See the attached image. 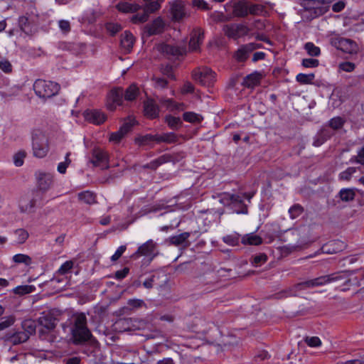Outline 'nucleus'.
I'll return each mask as SVG.
<instances>
[{"label":"nucleus","mask_w":364,"mask_h":364,"mask_svg":"<svg viewBox=\"0 0 364 364\" xmlns=\"http://www.w3.org/2000/svg\"><path fill=\"white\" fill-rule=\"evenodd\" d=\"M358 270L342 271L331 274L319 277L313 279L298 283L294 286L295 290H301L308 288L322 286L331 282L343 281V283L339 287L341 291H347L351 287H360L364 285V282H361L357 277H353Z\"/></svg>","instance_id":"f257e3e1"},{"label":"nucleus","mask_w":364,"mask_h":364,"mask_svg":"<svg viewBox=\"0 0 364 364\" xmlns=\"http://www.w3.org/2000/svg\"><path fill=\"white\" fill-rule=\"evenodd\" d=\"M72 340L75 345L85 343L90 339L92 334L87 326V318L85 314L80 313L74 316L72 327Z\"/></svg>","instance_id":"f03ea898"},{"label":"nucleus","mask_w":364,"mask_h":364,"mask_svg":"<svg viewBox=\"0 0 364 364\" xmlns=\"http://www.w3.org/2000/svg\"><path fill=\"white\" fill-rule=\"evenodd\" d=\"M60 85L52 81L38 79L33 84V90L40 98L48 99L56 95L60 90Z\"/></svg>","instance_id":"7ed1b4c3"},{"label":"nucleus","mask_w":364,"mask_h":364,"mask_svg":"<svg viewBox=\"0 0 364 364\" xmlns=\"http://www.w3.org/2000/svg\"><path fill=\"white\" fill-rule=\"evenodd\" d=\"M32 149L33 156L40 159L45 157L48 153V139L39 130L35 131L32 134Z\"/></svg>","instance_id":"20e7f679"},{"label":"nucleus","mask_w":364,"mask_h":364,"mask_svg":"<svg viewBox=\"0 0 364 364\" xmlns=\"http://www.w3.org/2000/svg\"><path fill=\"white\" fill-rule=\"evenodd\" d=\"M220 202L226 206H231L238 214L247 213V207L243 203L242 197L237 194L223 193L220 195Z\"/></svg>","instance_id":"39448f33"},{"label":"nucleus","mask_w":364,"mask_h":364,"mask_svg":"<svg viewBox=\"0 0 364 364\" xmlns=\"http://www.w3.org/2000/svg\"><path fill=\"white\" fill-rule=\"evenodd\" d=\"M331 44L336 49L341 50L343 53L355 55L359 51L358 43L352 39L335 37L331 39Z\"/></svg>","instance_id":"423d86ee"},{"label":"nucleus","mask_w":364,"mask_h":364,"mask_svg":"<svg viewBox=\"0 0 364 364\" xmlns=\"http://www.w3.org/2000/svg\"><path fill=\"white\" fill-rule=\"evenodd\" d=\"M193 80L203 86H210L215 81V73L210 68H198L193 71Z\"/></svg>","instance_id":"0eeeda50"},{"label":"nucleus","mask_w":364,"mask_h":364,"mask_svg":"<svg viewBox=\"0 0 364 364\" xmlns=\"http://www.w3.org/2000/svg\"><path fill=\"white\" fill-rule=\"evenodd\" d=\"M223 31L228 38L237 39L247 35L250 29L242 23H231L224 26Z\"/></svg>","instance_id":"6e6552de"},{"label":"nucleus","mask_w":364,"mask_h":364,"mask_svg":"<svg viewBox=\"0 0 364 364\" xmlns=\"http://www.w3.org/2000/svg\"><path fill=\"white\" fill-rule=\"evenodd\" d=\"M156 249V242L152 240H149L139 247L138 250L131 256V258L135 259L141 256H146L150 257L151 260L157 255V253L155 252Z\"/></svg>","instance_id":"1a4fd4ad"},{"label":"nucleus","mask_w":364,"mask_h":364,"mask_svg":"<svg viewBox=\"0 0 364 364\" xmlns=\"http://www.w3.org/2000/svg\"><path fill=\"white\" fill-rule=\"evenodd\" d=\"M90 162L95 166H100L103 169L109 168L108 154L100 148H95L92 152Z\"/></svg>","instance_id":"9d476101"},{"label":"nucleus","mask_w":364,"mask_h":364,"mask_svg":"<svg viewBox=\"0 0 364 364\" xmlns=\"http://www.w3.org/2000/svg\"><path fill=\"white\" fill-rule=\"evenodd\" d=\"M124 90L122 87L112 90L107 96V107L113 111L117 106L122 105L123 102Z\"/></svg>","instance_id":"9b49d317"},{"label":"nucleus","mask_w":364,"mask_h":364,"mask_svg":"<svg viewBox=\"0 0 364 364\" xmlns=\"http://www.w3.org/2000/svg\"><path fill=\"white\" fill-rule=\"evenodd\" d=\"M204 40V31L200 28H194L191 33L189 41V50L191 51H200V46Z\"/></svg>","instance_id":"f8f14e48"},{"label":"nucleus","mask_w":364,"mask_h":364,"mask_svg":"<svg viewBox=\"0 0 364 364\" xmlns=\"http://www.w3.org/2000/svg\"><path fill=\"white\" fill-rule=\"evenodd\" d=\"M160 52L168 56V58H178L186 53V49L185 47L175 46L173 45L163 43L158 46Z\"/></svg>","instance_id":"ddd939ff"},{"label":"nucleus","mask_w":364,"mask_h":364,"mask_svg":"<svg viewBox=\"0 0 364 364\" xmlns=\"http://www.w3.org/2000/svg\"><path fill=\"white\" fill-rule=\"evenodd\" d=\"M259 48L260 45L255 43L243 45L236 51L235 57L237 61L243 62L247 59L250 53Z\"/></svg>","instance_id":"4468645a"},{"label":"nucleus","mask_w":364,"mask_h":364,"mask_svg":"<svg viewBox=\"0 0 364 364\" xmlns=\"http://www.w3.org/2000/svg\"><path fill=\"white\" fill-rule=\"evenodd\" d=\"M134 125V122L129 121L124 122L119 129L115 132H112L109 135V141L118 144L124 137V136L131 130Z\"/></svg>","instance_id":"2eb2a0df"},{"label":"nucleus","mask_w":364,"mask_h":364,"mask_svg":"<svg viewBox=\"0 0 364 364\" xmlns=\"http://www.w3.org/2000/svg\"><path fill=\"white\" fill-rule=\"evenodd\" d=\"M84 117L87 122L97 125L103 124L107 119L105 114L97 109L85 111Z\"/></svg>","instance_id":"dca6fc26"},{"label":"nucleus","mask_w":364,"mask_h":364,"mask_svg":"<svg viewBox=\"0 0 364 364\" xmlns=\"http://www.w3.org/2000/svg\"><path fill=\"white\" fill-rule=\"evenodd\" d=\"M36 179L38 188L43 192L47 191L53 184V176L48 173H38Z\"/></svg>","instance_id":"f3484780"},{"label":"nucleus","mask_w":364,"mask_h":364,"mask_svg":"<svg viewBox=\"0 0 364 364\" xmlns=\"http://www.w3.org/2000/svg\"><path fill=\"white\" fill-rule=\"evenodd\" d=\"M170 11L173 19L175 21H180L186 16L185 6L183 3L180 1L176 0L171 3Z\"/></svg>","instance_id":"a211bd4d"},{"label":"nucleus","mask_w":364,"mask_h":364,"mask_svg":"<svg viewBox=\"0 0 364 364\" xmlns=\"http://www.w3.org/2000/svg\"><path fill=\"white\" fill-rule=\"evenodd\" d=\"M164 22L161 18H156L151 23L146 24L144 27L145 32L148 36L156 35L163 32Z\"/></svg>","instance_id":"6ab92c4d"},{"label":"nucleus","mask_w":364,"mask_h":364,"mask_svg":"<svg viewBox=\"0 0 364 364\" xmlns=\"http://www.w3.org/2000/svg\"><path fill=\"white\" fill-rule=\"evenodd\" d=\"M264 75L262 73L255 71L244 77L242 85L247 88H254L259 85Z\"/></svg>","instance_id":"aec40b11"},{"label":"nucleus","mask_w":364,"mask_h":364,"mask_svg":"<svg viewBox=\"0 0 364 364\" xmlns=\"http://www.w3.org/2000/svg\"><path fill=\"white\" fill-rule=\"evenodd\" d=\"M144 115L149 119H155L159 117V108L153 100L148 99L144 103Z\"/></svg>","instance_id":"412c9836"},{"label":"nucleus","mask_w":364,"mask_h":364,"mask_svg":"<svg viewBox=\"0 0 364 364\" xmlns=\"http://www.w3.org/2000/svg\"><path fill=\"white\" fill-rule=\"evenodd\" d=\"M38 323L47 330L50 331L55 328L56 326V319L51 313L43 312L38 318Z\"/></svg>","instance_id":"4be33fe9"},{"label":"nucleus","mask_w":364,"mask_h":364,"mask_svg":"<svg viewBox=\"0 0 364 364\" xmlns=\"http://www.w3.org/2000/svg\"><path fill=\"white\" fill-rule=\"evenodd\" d=\"M249 3L238 1L234 4L232 14L236 17L244 18L249 14Z\"/></svg>","instance_id":"5701e85b"},{"label":"nucleus","mask_w":364,"mask_h":364,"mask_svg":"<svg viewBox=\"0 0 364 364\" xmlns=\"http://www.w3.org/2000/svg\"><path fill=\"white\" fill-rule=\"evenodd\" d=\"M191 234L188 232H184L177 235L171 236L168 238V241L170 245L174 246H179L184 245L185 246L188 245V239Z\"/></svg>","instance_id":"b1692460"},{"label":"nucleus","mask_w":364,"mask_h":364,"mask_svg":"<svg viewBox=\"0 0 364 364\" xmlns=\"http://www.w3.org/2000/svg\"><path fill=\"white\" fill-rule=\"evenodd\" d=\"M355 188H345L339 191L336 198H338L342 202L349 203L355 199Z\"/></svg>","instance_id":"393cba45"},{"label":"nucleus","mask_w":364,"mask_h":364,"mask_svg":"<svg viewBox=\"0 0 364 364\" xmlns=\"http://www.w3.org/2000/svg\"><path fill=\"white\" fill-rule=\"evenodd\" d=\"M134 41V36L129 31H126L121 36V46L127 52H130Z\"/></svg>","instance_id":"a878e982"},{"label":"nucleus","mask_w":364,"mask_h":364,"mask_svg":"<svg viewBox=\"0 0 364 364\" xmlns=\"http://www.w3.org/2000/svg\"><path fill=\"white\" fill-rule=\"evenodd\" d=\"M171 161V156L169 154H164L159 158L143 166L144 168L156 170L159 166Z\"/></svg>","instance_id":"bb28decb"},{"label":"nucleus","mask_w":364,"mask_h":364,"mask_svg":"<svg viewBox=\"0 0 364 364\" xmlns=\"http://www.w3.org/2000/svg\"><path fill=\"white\" fill-rule=\"evenodd\" d=\"M36 205V200L29 197H22L19 200V207L23 213H30Z\"/></svg>","instance_id":"cd10ccee"},{"label":"nucleus","mask_w":364,"mask_h":364,"mask_svg":"<svg viewBox=\"0 0 364 364\" xmlns=\"http://www.w3.org/2000/svg\"><path fill=\"white\" fill-rule=\"evenodd\" d=\"M262 241V238L254 232L246 234L241 239L242 243L245 245H259Z\"/></svg>","instance_id":"c85d7f7f"},{"label":"nucleus","mask_w":364,"mask_h":364,"mask_svg":"<svg viewBox=\"0 0 364 364\" xmlns=\"http://www.w3.org/2000/svg\"><path fill=\"white\" fill-rule=\"evenodd\" d=\"M78 200L88 205H92L97 203L96 196L90 191H85L77 194Z\"/></svg>","instance_id":"c756f323"},{"label":"nucleus","mask_w":364,"mask_h":364,"mask_svg":"<svg viewBox=\"0 0 364 364\" xmlns=\"http://www.w3.org/2000/svg\"><path fill=\"white\" fill-rule=\"evenodd\" d=\"M159 102L170 111L183 110L184 109L183 103H177L172 99L161 98Z\"/></svg>","instance_id":"7c9ffc66"},{"label":"nucleus","mask_w":364,"mask_h":364,"mask_svg":"<svg viewBox=\"0 0 364 364\" xmlns=\"http://www.w3.org/2000/svg\"><path fill=\"white\" fill-rule=\"evenodd\" d=\"M116 8L118 11L129 13V12H135L140 9V6L137 4H131L129 2H119L117 4Z\"/></svg>","instance_id":"2f4dec72"},{"label":"nucleus","mask_w":364,"mask_h":364,"mask_svg":"<svg viewBox=\"0 0 364 364\" xmlns=\"http://www.w3.org/2000/svg\"><path fill=\"white\" fill-rule=\"evenodd\" d=\"M139 94V89L135 84H132L124 91V98L127 101L134 100Z\"/></svg>","instance_id":"473e14b6"},{"label":"nucleus","mask_w":364,"mask_h":364,"mask_svg":"<svg viewBox=\"0 0 364 364\" xmlns=\"http://www.w3.org/2000/svg\"><path fill=\"white\" fill-rule=\"evenodd\" d=\"M18 26L26 34L32 33V23L27 16H21L18 18Z\"/></svg>","instance_id":"72a5a7b5"},{"label":"nucleus","mask_w":364,"mask_h":364,"mask_svg":"<svg viewBox=\"0 0 364 364\" xmlns=\"http://www.w3.org/2000/svg\"><path fill=\"white\" fill-rule=\"evenodd\" d=\"M343 246V243L341 241H332L329 244L323 246L322 250L323 252L333 254L339 251Z\"/></svg>","instance_id":"f704fd0d"},{"label":"nucleus","mask_w":364,"mask_h":364,"mask_svg":"<svg viewBox=\"0 0 364 364\" xmlns=\"http://www.w3.org/2000/svg\"><path fill=\"white\" fill-rule=\"evenodd\" d=\"M249 14L253 16H266L267 11L264 5L249 4Z\"/></svg>","instance_id":"c9c22d12"},{"label":"nucleus","mask_w":364,"mask_h":364,"mask_svg":"<svg viewBox=\"0 0 364 364\" xmlns=\"http://www.w3.org/2000/svg\"><path fill=\"white\" fill-rule=\"evenodd\" d=\"M156 142L157 143H174L177 141V136L173 132L165 133L163 134H156Z\"/></svg>","instance_id":"e433bc0d"},{"label":"nucleus","mask_w":364,"mask_h":364,"mask_svg":"<svg viewBox=\"0 0 364 364\" xmlns=\"http://www.w3.org/2000/svg\"><path fill=\"white\" fill-rule=\"evenodd\" d=\"M21 89L19 87H13L9 90L0 92V96L5 100H11L14 97L18 96L20 93Z\"/></svg>","instance_id":"4c0bfd02"},{"label":"nucleus","mask_w":364,"mask_h":364,"mask_svg":"<svg viewBox=\"0 0 364 364\" xmlns=\"http://www.w3.org/2000/svg\"><path fill=\"white\" fill-rule=\"evenodd\" d=\"M183 119L188 122L200 123L203 120V117L193 112H186L183 113Z\"/></svg>","instance_id":"58836bf2"},{"label":"nucleus","mask_w":364,"mask_h":364,"mask_svg":"<svg viewBox=\"0 0 364 364\" xmlns=\"http://www.w3.org/2000/svg\"><path fill=\"white\" fill-rule=\"evenodd\" d=\"M315 78L314 73L304 74L299 73L296 75V80L301 85L311 84Z\"/></svg>","instance_id":"ea45409f"},{"label":"nucleus","mask_w":364,"mask_h":364,"mask_svg":"<svg viewBox=\"0 0 364 364\" xmlns=\"http://www.w3.org/2000/svg\"><path fill=\"white\" fill-rule=\"evenodd\" d=\"M12 260L16 264H24L27 266L32 263V259L30 256L24 254H16L13 256Z\"/></svg>","instance_id":"a19ab883"},{"label":"nucleus","mask_w":364,"mask_h":364,"mask_svg":"<svg viewBox=\"0 0 364 364\" xmlns=\"http://www.w3.org/2000/svg\"><path fill=\"white\" fill-rule=\"evenodd\" d=\"M166 122L172 129H178L182 124V121L179 117L168 115L166 117Z\"/></svg>","instance_id":"79ce46f5"},{"label":"nucleus","mask_w":364,"mask_h":364,"mask_svg":"<svg viewBox=\"0 0 364 364\" xmlns=\"http://www.w3.org/2000/svg\"><path fill=\"white\" fill-rule=\"evenodd\" d=\"M35 290L36 287L33 285H21L14 288L13 291L18 295H24L33 292Z\"/></svg>","instance_id":"37998d69"},{"label":"nucleus","mask_w":364,"mask_h":364,"mask_svg":"<svg viewBox=\"0 0 364 364\" xmlns=\"http://www.w3.org/2000/svg\"><path fill=\"white\" fill-rule=\"evenodd\" d=\"M304 49L307 53L312 57H317L321 54V49L319 47L314 45L311 42H308L304 45Z\"/></svg>","instance_id":"c03bdc74"},{"label":"nucleus","mask_w":364,"mask_h":364,"mask_svg":"<svg viewBox=\"0 0 364 364\" xmlns=\"http://www.w3.org/2000/svg\"><path fill=\"white\" fill-rule=\"evenodd\" d=\"M28 338V333L19 331L12 336L11 341L14 345H16L26 342Z\"/></svg>","instance_id":"a18cd8bd"},{"label":"nucleus","mask_w":364,"mask_h":364,"mask_svg":"<svg viewBox=\"0 0 364 364\" xmlns=\"http://www.w3.org/2000/svg\"><path fill=\"white\" fill-rule=\"evenodd\" d=\"M23 332L28 333V336L36 332V324L31 319L25 320L22 323Z\"/></svg>","instance_id":"49530a36"},{"label":"nucleus","mask_w":364,"mask_h":364,"mask_svg":"<svg viewBox=\"0 0 364 364\" xmlns=\"http://www.w3.org/2000/svg\"><path fill=\"white\" fill-rule=\"evenodd\" d=\"M156 134L152 135V134H146L144 136H141L137 137L135 139V141L139 145H148L152 141L156 142Z\"/></svg>","instance_id":"de8ad7c7"},{"label":"nucleus","mask_w":364,"mask_h":364,"mask_svg":"<svg viewBox=\"0 0 364 364\" xmlns=\"http://www.w3.org/2000/svg\"><path fill=\"white\" fill-rule=\"evenodd\" d=\"M223 241L227 245L231 246L237 245L240 242V235L237 233H233L231 235L224 236L223 237Z\"/></svg>","instance_id":"09e8293b"},{"label":"nucleus","mask_w":364,"mask_h":364,"mask_svg":"<svg viewBox=\"0 0 364 364\" xmlns=\"http://www.w3.org/2000/svg\"><path fill=\"white\" fill-rule=\"evenodd\" d=\"M304 212V208L300 204H294L289 209V217L295 219L301 215Z\"/></svg>","instance_id":"8fccbe9b"},{"label":"nucleus","mask_w":364,"mask_h":364,"mask_svg":"<svg viewBox=\"0 0 364 364\" xmlns=\"http://www.w3.org/2000/svg\"><path fill=\"white\" fill-rule=\"evenodd\" d=\"M338 72L352 73L355 70L356 65L354 63L345 61L338 64Z\"/></svg>","instance_id":"3c124183"},{"label":"nucleus","mask_w":364,"mask_h":364,"mask_svg":"<svg viewBox=\"0 0 364 364\" xmlns=\"http://www.w3.org/2000/svg\"><path fill=\"white\" fill-rule=\"evenodd\" d=\"M267 261V256L264 253H259L258 255H255L252 257V260L251 261L252 264L254 267H259L262 264L265 263Z\"/></svg>","instance_id":"603ef678"},{"label":"nucleus","mask_w":364,"mask_h":364,"mask_svg":"<svg viewBox=\"0 0 364 364\" xmlns=\"http://www.w3.org/2000/svg\"><path fill=\"white\" fill-rule=\"evenodd\" d=\"M345 123V120L341 117H336L332 118L328 122V125L334 130L341 129Z\"/></svg>","instance_id":"864d4df0"},{"label":"nucleus","mask_w":364,"mask_h":364,"mask_svg":"<svg viewBox=\"0 0 364 364\" xmlns=\"http://www.w3.org/2000/svg\"><path fill=\"white\" fill-rule=\"evenodd\" d=\"M161 3V2L159 0L156 1H151L145 6L144 10L147 13L148 15H149L150 14L154 13L160 9Z\"/></svg>","instance_id":"5fc2aeb1"},{"label":"nucleus","mask_w":364,"mask_h":364,"mask_svg":"<svg viewBox=\"0 0 364 364\" xmlns=\"http://www.w3.org/2000/svg\"><path fill=\"white\" fill-rule=\"evenodd\" d=\"M15 235L17 238V242L23 244L28 237V232L24 229H18L14 232Z\"/></svg>","instance_id":"6e6d98bb"},{"label":"nucleus","mask_w":364,"mask_h":364,"mask_svg":"<svg viewBox=\"0 0 364 364\" xmlns=\"http://www.w3.org/2000/svg\"><path fill=\"white\" fill-rule=\"evenodd\" d=\"M356 172V168L354 167H348L345 171L339 174V179L343 181H349L353 174Z\"/></svg>","instance_id":"4d7b16f0"},{"label":"nucleus","mask_w":364,"mask_h":364,"mask_svg":"<svg viewBox=\"0 0 364 364\" xmlns=\"http://www.w3.org/2000/svg\"><path fill=\"white\" fill-rule=\"evenodd\" d=\"M0 69L6 73L12 71V65L11 63L4 57L0 55Z\"/></svg>","instance_id":"13d9d810"},{"label":"nucleus","mask_w":364,"mask_h":364,"mask_svg":"<svg viewBox=\"0 0 364 364\" xmlns=\"http://www.w3.org/2000/svg\"><path fill=\"white\" fill-rule=\"evenodd\" d=\"M127 304L132 309H136L146 306L145 302L142 299H130L127 301Z\"/></svg>","instance_id":"bf43d9fd"},{"label":"nucleus","mask_w":364,"mask_h":364,"mask_svg":"<svg viewBox=\"0 0 364 364\" xmlns=\"http://www.w3.org/2000/svg\"><path fill=\"white\" fill-rule=\"evenodd\" d=\"M73 262L66 261L58 269L57 273L60 275H65L68 273L73 267Z\"/></svg>","instance_id":"052dcab7"},{"label":"nucleus","mask_w":364,"mask_h":364,"mask_svg":"<svg viewBox=\"0 0 364 364\" xmlns=\"http://www.w3.org/2000/svg\"><path fill=\"white\" fill-rule=\"evenodd\" d=\"M149 15L144 10V13L141 14H137L132 17V22L134 23H141L146 22L148 20Z\"/></svg>","instance_id":"680f3d73"},{"label":"nucleus","mask_w":364,"mask_h":364,"mask_svg":"<svg viewBox=\"0 0 364 364\" xmlns=\"http://www.w3.org/2000/svg\"><path fill=\"white\" fill-rule=\"evenodd\" d=\"M107 31L112 35L114 36L121 31L122 27L118 23H108L105 26Z\"/></svg>","instance_id":"e2e57ef3"},{"label":"nucleus","mask_w":364,"mask_h":364,"mask_svg":"<svg viewBox=\"0 0 364 364\" xmlns=\"http://www.w3.org/2000/svg\"><path fill=\"white\" fill-rule=\"evenodd\" d=\"M26 152L23 151H18L14 156V163L16 166H21L23 164V160L26 157Z\"/></svg>","instance_id":"0e129e2a"},{"label":"nucleus","mask_w":364,"mask_h":364,"mask_svg":"<svg viewBox=\"0 0 364 364\" xmlns=\"http://www.w3.org/2000/svg\"><path fill=\"white\" fill-rule=\"evenodd\" d=\"M351 161L364 166V145L358 150L357 155Z\"/></svg>","instance_id":"69168bd1"},{"label":"nucleus","mask_w":364,"mask_h":364,"mask_svg":"<svg viewBox=\"0 0 364 364\" xmlns=\"http://www.w3.org/2000/svg\"><path fill=\"white\" fill-rule=\"evenodd\" d=\"M305 342L310 347H318L321 345V341L317 336L306 337Z\"/></svg>","instance_id":"338daca9"},{"label":"nucleus","mask_w":364,"mask_h":364,"mask_svg":"<svg viewBox=\"0 0 364 364\" xmlns=\"http://www.w3.org/2000/svg\"><path fill=\"white\" fill-rule=\"evenodd\" d=\"M343 364H364V350L360 353L358 358L346 360Z\"/></svg>","instance_id":"774afa93"}]
</instances>
